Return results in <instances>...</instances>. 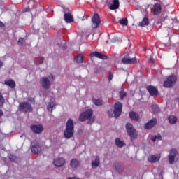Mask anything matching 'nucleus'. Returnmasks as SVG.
Returning a JSON list of instances; mask_svg holds the SVG:
<instances>
[{"label": "nucleus", "instance_id": "obj_9", "mask_svg": "<svg viewBox=\"0 0 179 179\" xmlns=\"http://www.w3.org/2000/svg\"><path fill=\"white\" fill-rule=\"evenodd\" d=\"M122 62L125 65H128V64H136L137 60H136V57H131L129 55H127L122 59Z\"/></svg>", "mask_w": 179, "mask_h": 179}, {"label": "nucleus", "instance_id": "obj_35", "mask_svg": "<svg viewBox=\"0 0 179 179\" xmlns=\"http://www.w3.org/2000/svg\"><path fill=\"white\" fill-rule=\"evenodd\" d=\"M93 103L95 104V106H101L103 104V101L101 99H94Z\"/></svg>", "mask_w": 179, "mask_h": 179}, {"label": "nucleus", "instance_id": "obj_27", "mask_svg": "<svg viewBox=\"0 0 179 179\" xmlns=\"http://www.w3.org/2000/svg\"><path fill=\"white\" fill-rule=\"evenodd\" d=\"M74 60L76 62H77V64H82V62H83V55L79 54L74 58Z\"/></svg>", "mask_w": 179, "mask_h": 179}, {"label": "nucleus", "instance_id": "obj_2", "mask_svg": "<svg viewBox=\"0 0 179 179\" xmlns=\"http://www.w3.org/2000/svg\"><path fill=\"white\" fill-rule=\"evenodd\" d=\"M73 134H75L73 120L69 119L66 124V129L64 131V136L66 139H71V138H73Z\"/></svg>", "mask_w": 179, "mask_h": 179}, {"label": "nucleus", "instance_id": "obj_38", "mask_svg": "<svg viewBox=\"0 0 179 179\" xmlns=\"http://www.w3.org/2000/svg\"><path fill=\"white\" fill-rule=\"evenodd\" d=\"M23 41H24L23 38H20L18 39V44H20V45H23Z\"/></svg>", "mask_w": 179, "mask_h": 179}, {"label": "nucleus", "instance_id": "obj_28", "mask_svg": "<svg viewBox=\"0 0 179 179\" xmlns=\"http://www.w3.org/2000/svg\"><path fill=\"white\" fill-rule=\"evenodd\" d=\"M115 142L117 148H122L123 146H125L124 142L121 141V140L119 138H117Z\"/></svg>", "mask_w": 179, "mask_h": 179}, {"label": "nucleus", "instance_id": "obj_25", "mask_svg": "<svg viewBox=\"0 0 179 179\" xmlns=\"http://www.w3.org/2000/svg\"><path fill=\"white\" fill-rule=\"evenodd\" d=\"M138 26L141 27H145V26H149V18L144 17L142 22H139Z\"/></svg>", "mask_w": 179, "mask_h": 179}, {"label": "nucleus", "instance_id": "obj_17", "mask_svg": "<svg viewBox=\"0 0 179 179\" xmlns=\"http://www.w3.org/2000/svg\"><path fill=\"white\" fill-rule=\"evenodd\" d=\"M148 162L150 163H157L160 160V156L159 155H150V157H148Z\"/></svg>", "mask_w": 179, "mask_h": 179}, {"label": "nucleus", "instance_id": "obj_22", "mask_svg": "<svg viewBox=\"0 0 179 179\" xmlns=\"http://www.w3.org/2000/svg\"><path fill=\"white\" fill-rule=\"evenodd\" d=\"M4 84L6 85V86H8L11 89H15L16 87V83L13 81V80L10 79L8 80H5Z\"/></svg>", "mask_w": 179, "mask_h": 179}, {"label": "nucleus", "instance_id": "obj_45", "mask_svg": "<svg viewBox=\"0 0 179 179\" xmlns=\"http://www.w3.org/2000/svg\"><path fill=\"white\" fill-rule=\"evenodd\" d=\"M3 66V62H2V61L0 60V68H2Z\"/></svg>", "mask_w": 179, "mask_h": 179}, {"label": "nucleus", "instance_id": "obj_37", "mask_svg": "<svg viewBox=\"0 0 179 179\" xmlns=\"http://www.w3.org/2000/svg\"><path fill=\"white\" fill-rule=\"evenodd\" d=\"M28 101L29 103H31V104H36V100L34 99V98H28Z\"/></svg>", "mask_w": 179, "mask_h": 179}, {"label": "nucleus", "instance_id": "obj_43", "mask_svg": "<svg viewBox=\"0 0 179 179\" xmlns=\"http://www.w3.org/2000/svg\"><path fill=\"white\" fill-rule=\"evenodd\" d=\"M100 71H99V69H97V68H95L94 69V73H99Z\"/></svg>", "mask_w": 179, "mask_h": 179}, {"label": "nucleus", "instance_id": "obj_48", "mask_svg": "<svg viewBox=\"0 0 179 179\" xmlns=\"http://www.w3.org/2000/svg\"><path fill=\"white\" fill-rule=\"evenodd\" d=\"M26 12H29V10H26Z\"/></svg>", "mask_w": 179, "mask_h": 179}, {"label": "nucleus", "instance_id": "obj_18", "mask_svg": "<svg viewBox=\"0 0 179 179\" xmlns=\"http://www.w3.org/2000/svg\"><path fill=\"white\" fill-rule=\"evenodd\" d=\"M64 20L66 23H72V22H73V15L64 11Z\"/></svg>", "mask_w": 179, "mask_h": 179}, {"label": "nucleus", "instance_id": "obj_13", "mask_svg": "<svg viewBox=\"0 0 179 179\" xmlns=\"http://www.w3.org/2000/svg\"><path fill=\"white\" fill-rule=\"evenodd\" d=\"M157 124V120L156 118L151 119L148 122L144 124L145 129H152Z\"/></svg>", "mask_w": 179, "mask_h": 179}, {"label": "nucleus", "instance_id": "obj_14", "mask_svg": "<svg viewBox=\"0 0 179 179\" xmlns=\"http://www.w3.org/2000/svg\"><path fill=\"white\" fill-rule=\"evenodd\" d=\"M53 164L56 167H62V166H64V164H65V159L61 158V157H57L54 159Z\"/></svg>", "mask_w": 179, "mask_h": 179}, {"label": "nucleus", "instance_id": "obj_42", "mask_svg": "<svg viewBox=\"0 0 179 179\" xmlns=\"http://www.w3.org/2000/svg\"><path fill=\"white\" fill-rule=\"evenodd\" d=\"M0 27H5V24H3V22L1 21H0Z\"/></svg>", "mask_w": 179, "mask_h": 179}, {"label": "nucleus", "instance_id": "obj_7", "mask_svg": "<svg viewBox=\"0 0 179 179\" xmlns=\"http://www.w3.org/2000/svg\"><path fill=\"white\" fill-rule=\"evenodd\" d=\"M19 108L20 110L23 111V113H27V111L31 113V111H33V107L28 102L20 103L19 105Z\"/></svg>", "mask_w": 179, "mask_h": 179}, {"label": "nucleus", "instance_id": "obj_39", "mask_svg": "<svg viewBox=\"0 0 179 179\" xmlns=\"http://www.w3.org/2000/svg\"><path fill=\"white\" fill-rule=\"evenodd\" d=\"M149 63L150 64H155V59H153V57L150 58Z\"/></svg>", "mask_w": 179, "mask_h": 179}, {"label": "nucleus", "instance_id": "obj_34", "mask_svg": "<svg viewBox=\"0 0 179 179\" xmlns=\"http://www.w3.org/2000/svg\"><path fill=\"white\" fill-rule=\"evenodd\" d=\"M3 104H5V98H3V96L0 92V107H3Z\"/></svg>", "mask_w": 179, "mask_h": 179}, {"label": "nucleus", "instance_id": "obj_1", "mask_svg": "<svg viewBox=\"0 0 179 179\" xmlns=\"http://www.w3.org/2000/svg\"><path fill=\"white\" fill-rule=\"evenodd\" d=\"M94 115H93V110L87 109L85 112H83L79 116V121L80 122H84L87 120V124L92 125L94 122Z\"/></svg>", "mask_w": 179, "mask_h": 179}, {"label": "nucleus", "instance_id": "obj_41", "mask_svg": "<svg viewBox=\"0 0 179 179\" xmlns=\"http://www.w3.org/2000/svg\"><path fill=\"white\" fill-rule=\"evenodd\" d=\"M15 157L13 155H10V160H15Z\"/></svg>", "mask_w": 179, "mask_h": 179}, {"label": "nucleus", "instance_id": "obj_11", "mask_svg": "<svg viewBox=\"0 0 179 179\" xmlns=\"http://www.w3.org/2000/svg\"><path fill=\"white\" fill-rule=\"evenodd\" d=\"M31 131L34 134H41L44 131V127L41 124H33L30 127Z\"/></svg>", "mask_w": 179, "mask_h": 179}, {"label": "nucleus", "instance_id": "obj_20", "mask_svg": "<svg viewBox=\"0 0 179 179\" xmlns=\"http://www.w3.org/2000/svg\"><path fill=\"white\" fill-rule=\"evenodd\" d=\"M70 166L72 169H78L80 166V162L76 159H72L70 162Z\"/></svg>", "mask_w": 179, "mask_h": 179}, {"label": "nucleus", "instance_id": "obj_24", "mask_svg": "<svg viewBox=\"0 0 179 179\" xmlns=\"http://www.w3.org/2000/svg\"><path fill=\"white\" fill-rule=\"evenodd\" d=\"M98 166H100V158L96 156L94 160L92 161V169H97Z\"/></svg>", "mask_w": 179, "mask_h": 179}, {"label": "nucleus", "instance_id": "obj_4", "mask_svg": "<svg viewBox=\"0 0 179 179\" xmlns=\"http://www.w3.org/2000/svg\"><path fill=\"white\" fill-rule=\"evenodd\" d=\"M126 129L131 141H134V139H136L138 138V134H136V129L134 128V125H132V124L127 123Z\"/></svg>", "mask_w": 179, "mask_h": 179}, {"label": "nucleus", "instance_id": "obj_10", "mask_svg": "<svg viewBox=\"0 0 179 179\" xmlns=\"http://www.w3.org/2000/svg\"><path fill=\"white\" fill-rule=\"evenodd\" d=\"M40 83L43 89L48 90L51 87V81L47 77L41 78Z\"/></svg>", "mask_w": 179, "mask_h": 179}, {"label": "nucleus", "instance_id": "obj_32", "mask_svg": "<svg viewBox=\"0 0 179 179\" xmlns=\"http://www.w3.org/2000/svg\"><path fill=\"white\" fill-rule=\"evenodd\" d=\"M119 23L122 24V26L128 25V20L127 18H122L119 20Z\"/></svg>", "mask_w": 179, "mask_h": 179}, {"label": "nucleus", "instance_id": "obj_30", "mask_svg": "<svg viewBox=\"0 0 179 179\" xmlns=\"http://www.w3.org/2000/svg\"><path fill=\"white\" fill-rule=\"evenodd\" d=\"M169 121L170 124H176L177 123V117L174 115H171L169 117Z\"/></svg>", "mask_w": 179, "mask_h": 179}, {"label": "nucleus", "instance_id": "obj_15", "mask_svg": "<svg viewBox=\"0 0 179 179\" xmlns=\"http://www.w3.org/2000/svg\"><path fill=\"white\" fill-rule=\"evenodd\" d=\"M147 90L150 96H157L159 93V90L155 86L148 85L147 87Z\"/></svg>", "mask_w": 179, "mask_h": 179}, {"label": "nucleus", "instance_id": "obj_3", "mask_svg": "<svg viewBox=\"0 0 179 179\" xmlns=\"http://www.w3.org/2000/svg\"><path fill=\"white\" fill-rule=\"evenodd\" d=\"M122 113V103L121 102H117L115 103L114 110L110 109L108 111V114L110 118L113 117L115 118H118Z\"/></svg>", "mask_w": 179, "mask_h": 179}, {"label": "nucleus", "instance_id": "obj_21", "mask_svg": "<svg viewBox=\"0 0 179 179\" xmlns=\"http://www.w3.org/2000/svg\"><path fill=\"white\" fill-rule=\"evenodd\" d=\"M120 8V1H113V3L109 6V9L110 10H115Z\"/></svg>", "mask_w": 179, "mask_h": 179}, {"label": "nucleus", "instance_id": "obj_31", "mask_svg": "<svg viewBox=\"0 0 179 179\" xmlns=\"http://www.w3.org/2000/svg\"><path fill=\"white\" fill-rule=\"evenodd\" d=\"M151 108H152V110L154 114H157V113L160 112V108H159V106H157V105H152L151 106Z\"/></svg>", "mask_w": 179, "mask_h": 179}, {"label": "nucleus", "instance_id": "obj_40", "mask_svg": "<svg viewBox=\"0 0 179 179\" xmlns=\"http://www.w3.org/2000/svg\"><path fill=\"white\" fill-rule=\"evenodd\" d=\"M156 139H157V136H155L151 138V140L152 141V142H156Z\"/></svg>", "mask_w": 179, "mask_h": 179}, {"label": "nucleus", "instance_id": "obj_16", "mask_svg": "<svg viewBox=\"0 0 179 179\" xmlns=\"http://www.w3.org/2000/svg\"><path fill=\"white\" fill-rule=\"evenodd\" d=\"M90 57H96V58H99V59H107V55L99 52H93L90 54Z\"/></svg>", "mask_w": 179, "mask_h": 179}, {"label": "nucleus", "instance_id": "obj_46", "mask_svg": "<svg viewBox=\"0 0 179 179\" xmlns=\"http://www.w3.org/2000/svg\"><path fill=\"white\" fill-rule=\"evenodd\" d=\"M157 139H159V141H162V136H160V135L157 136Z\"/></svg>", "mask_w": 179, "mask_h": 179}, {"label": "nucleus", "instance_id": "obj_44", "mask_svg": "<svg viewBox=\"0 0 179 179\" xmlns=\"http://www.w3.org/2000/svg\"><path fill=\"white\" fill-rule=\"evenodd\" d=\"M3 115V111H2V109H0V117Z\"/></svg>", "mask_w": 179, "mask_h": 179}, {"label": "nucleus", "instance_id": "obj_5", "mask_svg": "<svg viewBox=\"0 0 179 179\" xmlns=\"http://www.w3.org/2000/svg\"><path fill=\"white\" fill-rule=\"evenodd\" d=\"M176 82H177V77L176 76V75L172 74L169 76L167 78L166 80L164 82L163 86L164 87L166 88L173 87V86L176 85Z\"/></svg>", "mask_w": 179, "mask_h": 179}, {"label": "nucleus", "instance_id": "obj_49", "mask_svg": "<svg viewBox=\"0 0 179 179\" xmlns=\"http://www.w3.org/2000/svg\"><path fill=\"white\" fill-rule=\"evenodd\" d=\"M113 1H118V0H113Z\"/></svg>", "mask_w": 179, "mask_h": 179}, {"label": "nucleus", "instance_id": "obj_33", "mask_svg": "<svg viewBox=\"0 0 179 179\" xmlns=\"http://www.w3.org/2000/svg\"><path fill=\"white\" fill-rule=\"evenodd\" d=\"M113 78H114V70L109 71V75L108 76V80H109V82H111Z\"/></svg>", "mask_w": 179, "mask_h": 179}, {"label": "nucleus", "instance_id": "obj_26", "mask_svg": "<svg viewBox=\"0 0 179 179\" xmlns=\"http://www.w3.org/2000/svg\"><path fill=\"white\" fill-rule=\"evenodd\" d=\"M115 169L117 173H119V174H121L124 171V166L121 165L120 164L115 165Z\"/></svg>", "mask_w": 179, "mask_h": 179}, {"label": "nucleus", "instance_id": "obj_12", "mask_svg": "<svg viewBox=\"0 0 179 179\" xmlns=\"http://www.w3.org/2000/svg\"><path fill=\"white\" fill-rule=\"evenodd\" d=\"M177 150L176 149H172L170 150L169 155L168 156V160L169 164H174V160L176 159V156L177 155Z\"/></svg>", "mask_w": 179, "mask_h": 179}, {"label": "nucleus", "instance_id": "obj_29", "mask_svg": "<svg viewBox=\"0 0 179 179\" xmlns=\"http://www.w3.org/2000/svg\"><path fill=\"white\" fill-rule=\"evenodd\" d=\"M54 108H55V103H54L53 102L48 103L47 106L48 111H50V113H52V110H54Z\"/></svg>", "mask_w": 179, "mask_h": 179}, {"label": "nucleus", "instance_id": "obj_47", "mask_svg": "<svg viewBox=\"0 0 179 179\" xmlns=\"http://www.w3.org/2000/svg\"><path fill=\"white\" fill-rule=\"evenodd\" d=\"M50 76H51V78H52V80H54V79H55V76H53V75H52V74H50Z\"/></svg>", "mask_w": 179, "mask_h": 179}, {"label": "nucleus", "instance_id": "obj_19", "mask_svg": "<svg viewBox=\"0 0 179 179\" xmlns=\"http://www.w3.org/2000/svg\"><path fill=\"white\" fill-rule=\"evenodd\" d=\"M129 118L132 121H139V114L134 111H130L129 113Z\"/></svg>", "mask_w": 179, "mask_h": 179}, {"label": "nucleus", "instance_id": "obj_36", "mask_svg": "<svg viewBox=\"0 0 179 179\" xmlns=\"http://www.w3.org/2000/svg\"><path fill=\"white\" fill-rule=\"evenodd\" d=\"M126 96H127V92L124 91H121L120 92V97L121 100H124V97H126Z\"/></svg>", "mask_w": 179, "mask_h": 179}, {"label": "nucleus", "instance_id": "obj_8", "mask_svg": "<svg viewBox=\"0 0 179 179\" xmlns=\"http://www.w3.org/2000/svg\"><path fill=\"white\" fill-rule=\"evenodd\" d=\"M92 28L95 29H98L100 26V23H101V20H100V15L99 14L96 13L94 14L92 17Z\"/></svg>", "mask_w": 179, "mask_h": 179}, {"label": "nucleus", "instance_id": "obj_6", "mask_svg": "<svg viewBox=\"0 0 179 179\" xmlns=\"http://www.w3.org/2000/svg\"><path fill=\"white\" fill-rule=\"evenodd\" d=\"M164 6H166L163 5V3L159 2V3H155L153 5V8L152 9V15H155V16H159L160 13H162V8Z\"/></svg>", "mask_w": 179, "mask_h": 179}, {"label": "nucleus", "instance_id": "obj_23", "mask_svg": "<svg viewBox=\"0 0 179 179\" xmlns=\"http://www.w3.org/2000/svg\"><path fill=\"white\" fill-rule=\"evenodd\" d=\"M31 150L32 153H38V152H41V147L38 145H34L31 146Z\"/></svg>", "mask_w": 179, "mask_h": 179}]
</instances>
